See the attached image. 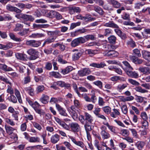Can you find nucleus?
<instances>
[{
	"label": "nucleus",
	"mask_w": 150,
	"mask_h": 150,
	"mask_svg": "<svg viewBox=\"0 0 150 150\" xmlns=\"http://www.w3.org/2000/svg\"><path fill=\"white\" fill-rule=\"evenodd\" d=\"M68 129H65L67 130H70L74 132H79L80 129V127L79 125L76 122H72L69 123V126L67 125Z\"/></svg>",
	"instance_id": "obj_1"
},
{
	"label": "nucleus",
	"mask_w": 150,
	"mask_h": 150,
	"mask_svg": "<svg viewBox=\"0 0 150 150\" xmlns=\"http://www.w3.org/2000/svg\"><path fill=\"white\" fill-rule=\"evenodd\" d=\"M86 42L85 39L83 37H81L73 40L71 43V45L73 47H75L80 44H83Z\"/></svg>",
	"instance_id": "obj_2"
},
{
	"label": "nucleus",
	"mask_w": 150,
	"mask_h": 150,
	"mask_svg": "<svg viewBox=\"0 0 150 150\" xmlns=\"http://www.w3.org/2000/svg\"><path fill=\"white\" fill-rule=\"evenodd\" d=\"M69 138L72 142L76 146L81 148H84L85 146L84 143L81 141H77L75 137L71 136H69Z\"/></svg>",
	"instance_id": "obj_3"
},
{
	"label": "nucleus",
	"mask_w": 150,
	"mask_h": 150,
	"mask_svg": "<svg viewBox=\"0 0 150 150\" xmlns=\"http://www.w3.org/2000/svg\"><path fill=\"white\" fill-rule=\"evenodd\" d=\"M41 43L39 41L34 40H27L26 42V44L27 45L34 47H39Z\"/></svg>",
	"instance_id": "obj_4"
},
{
	"label": "nucleus",
	"mask_w": 150,
	"mask_h": 150,
	"mask_svg": "<svg viewBox=\"0 0 150 150\" xmlns=\"http://www.w3.org/2000/svg\"><path fill=\"white\" fill-rule=\"evenodd\" d=\"M55 107L59 112V114L61 116L64 117H67L68 116L67 113L66 112V110L62 107L59 104H55Z\"/></svg>",
	"instance_id": "obj_5"
},
{
	"label": "nucleus",
	"mask_w": 150,
	"mask_h": 150,
	"mask_svg": "<svg viewBox=\"0 0 150 150\" xmlns=\"http://www.w3.org/2000/svg\"><path fill=\"white\" fill-rule=\"evenodd\" d=\"M40 105L37 101L35 102L32 106L33 108L34 109L36 112L40 115H44L45 113L40 109Z\"/></svg>",
	"instance_id": "obj_6"
},
{
	"label": "nucleus",
	"mask_w": 150,
	"mask_h": 150,
	"mask_svg": "<svg viewBox=\"0 0 150 150\" xmlns=\"http://www.w3.org/2000/svg\"><path fill=\"white\" fill-rule=\"evenodd\" d=\"M113 49H110L108 52H105L104 53V55L109 57H113L117 56L118 53L115 51L112 50Z\"/></svg>",
	"instance_id": "obj_7"
},
{
	"label": "nucleus",
	"mask_w": 150,
	"mask_h": 150,
	"mask_svg": "<svg viewBox=\"0 0 150 150\" xmlns=\"http://www.w3.org/2000/svg\"><path fill=\"white\" fill-rule=\"evenodd\" d=\"M91 71L89 69L85 68L78 71V74L80 76H83L91 73Z\"/></svg>",
	"instance_id": "obj_8"
},
{
	"label": "nucleus",
	"mask_w": 150,
	"mask_h": 150,
	"mask_svg": "<svg viewBox=\"0 0 150 150\" xmlns=\"http://www.w3.org/2000/svg\"><path fill=\"white\" fill-rule=\"evenodd\" d=\"M20 16L21 18L26 21L32 22L35 19L34 17L30 15L21 14Z\"/></svg>",
	"instance_id": "obj_9"
},
{
	"label": "nucleus",
	"mask_w": 150,
	"mask_h": 150,
	"mask_svg": "<svg viewBox=\"0 0 150 150\" xmlns=\"http://www.w3.org/2000/svg\"><path fill=\"white\" fill-rule=\"evenodd\" d=\"M120 115V110L115 108H113L110 113V116L114 118H117Z\"/></svg>",
	"instance_id": "obj_10"
},
{
	"label": "nucleus",
	"mask_w": 150,
	"mask_h": 150,
	"mask_svg": "<svg viewBox=\"0 0 150 150\" xmlns=\"http://www.w3.org/2000/svg\"><path fill=\"white\" fill-rule=\"evenodd\" d=\"M132 70H125V72L127 74L129 77L137 78L138 77V75L135 71H132Z\"/></svg>",
	"instance_id": "obj_11"
},
{
	"label": "nucleus",
	"mask_w": 150,
	"mask_h": 150,
	"mask_svg": "<svg viewBox=\"0 0 150 150\" xmlns=\"http://www.w3.org/2000/svg\"><path fill=\"white\" fill-rule=\"evenodd\" d=\"M90 66L97 68H101L105 66L106 65L104 62H101L100 63H93L90 64Z\"/></svg>",
	"instance_id": "obj_12"
},
{
	"label": "nucleus",
	"mask_w": 150,
	"mask_h": 150,
	"mask_svg": "<svg viewBox=\"0 0 150 150\" xmlns=\"http://www.w3.org/2000/svg\"><path fill=\"white\" fill-rule=\"evenodd\" d=\"M6 8L7 10L10 11H15L17 13H20L21 12V11L19 9L9 4L7 5Z\"/></svg>",
	"instance_id": "obj_13"
},
{
	"label": "nucleus",
	"mask_w": 150,
	"mask_h": 150,
	"mask_svg": "<svg viewBox=\"0 0 150 150\" xmlns=\"http://www.w3.org/2000/svg\"><path fill=\"white\" fill-rule=\"evenodd\" d=\"M60 136L57 134L52 135L51 137L50 141L53 144L56 143L59 140Z\"/></svg>",
	"instance_id": "obj_14"
},
{
	"label": "nucleus",
	"mask_w": 150,
	"mask_h": 150,
	"mask_svg": "<svg viewBox=\"0 0 150 150\" xmlns=\"http://www.w3.org/2000/svg\"><path fill=\"white\" fill-rule=\"evenodd\" d=\"M142 54L144 59L150 62V52L146 50H143Z\"/></svg>",
	"instance_id": "obj_15"
},
{
	"label": "nucleus",
	"mask_w": 150,
	"mask_h": 150,
	"mask_svg": "<svg viewBox=\"0 0 150 150\" xmlns=\"http://www.w3.org/2000/svg\"><path fill=\"white\" fill-rule=\"evenodd\" d=\"M54 118L55 121L64 128V129H68L67 124L66 123L62 121L58 117H54Z\"/></svg>",
	"instance_id": "obj_16"
},
{
	"label": "nucleus",
	"mask_w": 150,
	"mask_h": 150,
	"mask_svg": "<svg viewBox=\"0 0 150 150\" xmlns=\"http://www.w3.org/2000/svg\"><path fill=\"white\" fill-rule=\"evenodd\" d=\"M103 25L106 27L112 28H119V26L117 25L115 23L112 21H110L108 23H105Z\"/></svg>",
	"instance_id": "obj_17"
},
{
	"label": "nucleus",
	"mask_w": 150,
	"mask_h": 150,
	"mask_svg": "<svg viewBox=\"0 0 150 150\" xmlns=\"http://www.w3.org/2000/svg\"><path fill=\"white\" fill-rule=\"evenodd\" d=\"M49 99V97L48 96L42 94L40 100L43 104H46L48 102Z\"/></svg>",
	"instance_id": "obj_18"
},
{
	"label": "nucleus",
	"mask_w": 150,
	"mask_h": 150,
	"mask_svg": "<svg viewBox=\"0 0 150 150\" xmlns=\"http://www.w3.org/2000/svg\"><path fill=\"white\" fill-rule=\"evenodd\" d=\"M28 141L31 143H39L41 142L39 137H29Z\"/></svg>",
	"instance_id": "obj_19"
},
{
	"label": "nucleus",
	"mask_w": 150,
	"mask_h": 150,
	"mask_svg": "<svg viewBox=\"0 0 150 150\" xmlns=\"http://www.w3.org/2000/svg\"><path fill=\"white\" fill-rule=\"evenodd\" d=\"M128 84L127 83L119 84L117 87L116 89L117 91L121 92L122 91L127 87Z\"/></svg>",
	"instance_id": "obj_20"
},
{
	"label": "nucleus",
	"mask_w": 150,
	"mask_h": 150,
	"mask_svg": "<svg viewBox=\"0 0 150 150\" xmlns=\"http://www.w3.org/2000/svg\"><path fill=\"white\" fill-rule=\"evenodd\" d=\"M29 70L27 69L28 76L25 77L23 79L22 81V83L23 84H25L29 83L30 82L31 78L28 75L29 74Z\"/></svg>",
	"instance_id": "obj_21"
},
{
	"label": "nucleus",
	"mask_w": 150,
	"mask_h": 150,
	"mask_svg": "<svg viewBox=\"0 0 150 150\" xmlns=\"http://www.w3.org/2000/svg\"><path fill=\"white\" fill-rule=\"evenodd\" d=\"M84 117L86 123L88 122V123H91L93 121V117L88 113H85Z\"/></svg>",
	"instance_id": "obj_22"
},
{
	"label": "nucleus",
	"mask_w": 150,
	"mask_h": 150,
	"mask_svg": "<svg viewBox=\"0 0 150 150\" xmlns=\"http://www.w3.org/2000/svg\"><path fill=\"white\" fill-rule=\"evenodd\" d=\"M44 36V35L43 34L40 33H33L29 36L30 38H40Z\"/></svg>",
	"instance_id": "obj_23"
},
{
	"label": "nucleus",
	"mask_w": 150,
	"mask_h": 150,
	"mask_svg": "<svg viewBox=\"0 0 150 150\" xmlns=\"http://www.w3.org/2000/svg\"><path fill=\"white\" fill-rule=\"evenodd\" d=\"M100 134L102 138L104 139H108L110 137V134L105 130H102Z\"/></svg>",
	"instance_id": "obj_24"
},
{
	"label": "nucleus",
	"mask_w": 150,
	"mask_h": 150,
	"mask_svg": "<svg viewBox=\"0 0 150 150\" xmlns=\"http://www.w3.org/2000/svg\"><path fill=\"white\" fill-rule=\"evenodd\" d=\"M15 56L16 58L20 60H25L26 59V55L25 54L17 53L15 54Z\"/></svg>",
	"instance_id": "obj_25"
},
{
	"label": "nucleus",
	"mask_w": 150,
	"mask_h": 150,
	"mask_svg": "<svg viewBox=\"0 0 150 150\" xmlns=\"http://www.w3.org/2000/svg\"><path fill=\"white\" fill-rule=\"evenodd\" d=\"M110 3L114 7L116 8H118L121 6L120 4L118 1L115 0H110Z\"/></svg>",
	"instance_id": "obj_26"
},
{
	"label": "nucleus",
	"mask_w": 150,
	"mask_h": 150,
	"mask_svg": "<svg viewBox=\"0 0 150 150\" xmlns=\"http://www.w3.org/2000/svg\"><path fill=\"white\" fill-rule=\"evenodd\" d=\"M5 128L6 132L9 134H12L15 129L9 126H5Z\"/></svg>",
	"instance_id": "obj_27"
},
{
	"label": "nucleus",
	"mask_w": 150,
	"mask_h": 150,
	"mask_svg": "<svg viewBox=\"0 0 150 150\" xmlns=\"http://www.w3.org/2000/svg\"><path fill=\"white\" fill-rule=\"evenodd\" d=\"M79 97L82 98L87 102H91V98L89 97L86 93L81 94L80 93L78 96Z\"/></svg>",
	"instance_id": "obj_28"
},
{
	"label": "nucleus",
	"mask_w": 150,
	"mask_h": 150,
	"mask_svg": "<svg viewBox=\"0 0 150 150\" xmlns=\"http://www.w3.org/2000/svg\"><path fill=\"white\" fill-rule=\"evenodd\" d=\"M0 68L4 71H11L13 70L12 68L7 66L4 64H1L0 65Z\"/></svg>",
	"instance_id": "obj_29"
},
{
	"label": "nucleus",
	"mask_w": 150,
	"mask_h": 150,
	"mask_svg": "<svg viewBox=\"0 0 150 150\" xmlns=\"http://www.w3.org/2000/svg\"><path fill=\"white\" fill-rule=\"evenodd\" d=\"M103 124L106 126L112 132L115 133V128L114 127L109 125V124L108 122H103Z\"/></svg>",
	"instance_id": "obj_30"
},
{
	"label": "nucleus",
	"mask_w": 150,
	"mask_h": 150,
	"mask_svg": "<svg viewBox=\"0 0 150 150\" xmlns=\"http://www.w3.org/2000/svg\"><path fill=\"white\" fill-rule=\"evenodd\" d=\"M56 83L57 85L62 87H70L69 84L66 83L62 81H58Z\"/></svg>",
	"instance_id": "obj_31"
},
{
	"label": "nucleus",
	"mask_w": 150,
	"mask_h": 150,
	"mask_svg": "<svg viewBox=\"0 0 150 150\" xmlns=\"http://www.w3.org/2000/svg\"><path fill=\"white\" fill-rule=\"evenodd\" d=\"M50 76H53L55 78H61L62 77V76L60 74L57 72H51L50 73Z\"/></svg>",
	"instance_id": "obj_32"
},
{
	"label": "nucleus",
	"mask_w": 150,
	"mask_h": 150,
	"mask_svg": "<svg viewBox=\"0 0 150 150\" xmlns=\"http://www.w3.org/2000/svg\"><path fill=\"white\" fill-rule=\"evenodd\" d=\"M102 109L103 112L106 114L108 115L110 114L111 112V109L110 107L109 106H106L103 107Z\"/></svg>",
	"instance_id": "obj_33"
},
{
	"label": "nucleus",
	"mask_w": 150,
	"mask_h": 150,
	"mask_svg": "<svg viewBox=\"0 0 150 150\" xmlns=\"http://www.w3.org/2000/svg\"><path fill=\"white\" fill-rule=\"evenodd\" d=\"M122 63L126 67L124 69L125 71L126 69L127 70H132L133 69L130 66L129 64L127 61H123Z\"/></svg>",
	"instance_id": "obj_34"
},
{
	"label": "nucleus",
	"mask_w": 150,
	"mask_h": 150,
	"mask_svg": "<svg viewBox=\"0 0 150 150\" xmlns=\"http://www.w3.org/2000/svg\"><path fill=\"white\" fill-rule=\"evenodd\" d=\"M93 10L100 15H103V9L98 6H94Z\"/></svg>",
	"instance_id": "obj_35"
},
{
	"label": "nucleus",
	"mask_w": 150,
	"mask_h": 150,
	"mask_svg": "<svg viewBox=\"0 0 150 150\" xmlns=\"http://www.w3.org/2000/svg\"><path fill=\"white\" fill-rule=\"evenodd\" d=\"M81 56V53L78 52L74 53L72 56V59L74 61H76Z\"/></svg>",
	"instance_id": "obj_36"
},
{
	"label": "nucleus",
	"mask_w": 150,
	"mask_h": 150,
	"mask_svg": "<svg viewBox=\"0 0 150 150\" xmlns=\"http://www.w3.org/2000/svg\"><path fill=\"white\" fill-rule=\"evenodd\" d=\"M85 39L86 42L89 40H95V36L93 35H88L83 37Z\"/></svg>",
	"instance_id": "obj_37"
},
{
	"label": "nucleus",
	"mask_w": 150,
	"mask_h": 150,
	"mask_svg": "<svg viewBox=\"0 0 150 150\" xmlns=\"http://www.w3.org/2000/svg\"><path fill=\"white\" fill-rule=\"evenodd\" d=\"M25 90L31 96L34 95V90L30 87L25 88Z\"/></svg>",
	"instance_id": "obj_38"
},
{
	"label": "nucleus",
	"mask_w": 150,
	"mask_h": 150,
	"mask_svg": "<svg viewBox=\"0 0 150 150\" xmlns=\"http://www.w3.org/2000/svg\"><path fill=\"white\" fill-rule=\"evenodd\" d=\"M55 40L54 38H48L46 39L42 45L43 46H44L46 44H49L50 43L53 42Z\"/></svg>",
	"instance_id": "obj_39"
},
{
	"label": "nucleus",
	"mask_w": 150,
	"mask_h": 150,
	"mask_svg": "<svg viewBox=\"0 0 150 150\" xmlns=\"http://www.w3.org/2000/svg\"><path fill=\"white\" fill-rule=\"evenodd\" d=\"M91 15L90 14H87L85 15L84 16H83V20H87L88 21H91L95 20V19L93 18H91Z\"/></svg>",
	"instance_id": "obj_40"
},
{
	"label": "nucleus",
	"mask_w": 150,
	"mask_h": 150,
	"mask_svg": "<svg viewBox=\"0 0 150 150\" xmlns=\"http://www.w3.org/2000/svg\"><path fill=\"white\" fill-rule=\"evenodd\" d=\"M15 95L17 98L19 103H22V101L21 99L20 94L19 91L17 89H15Z\"/></svg>",
	"instance_id": "obj_41"
},
{
	"label": "nucleus",
	"mask_w": 150,
	"mask_h": 150,
	"mask_svg": "<svg viewBox=\"0 0 150 150\" xmlns=\"http://www.w3.org/2000/svg\"><path fill=\"white\" fill-rule=\"evenodd\" d=\"M4 120L6 123L11 126H14L15 125V123L13 120L8 118H6L4 119Z\"/></svg>",
	"instance_id": "obj_42"
},
{
	"label": "nucleus",
	"mask_w": 150,
	"mask_h": 150,
	"mask_svg": "<svg viewBox=\"0 0 150 150\" xmlns=\"http://www.w3.org/2000/svg\"><path fill=\"white\" fill-rule=\"evenodd\" d=\"M56 12L54 11H51L47 13V16L51 18H54L55 17Z\"/></svg>",
	"instance_id": "obj_43"
},
{
	"label": "nucleus",
	"mask_w": 150,
	"mask_h": 150,
	"mask_svg": "<svg viewBox=\"0 0 150 150\" xmlns=\"http://www.w3.org/2000/svg\"><path fill=\"white\" fill-rule=\"evenodd\" d=\"M142 34L144 38H147V36L145 35V34H150V29L145 28L144 30V32H142Z\"/></svg>",
	"instance_id": "obj_44"
},
{
	"label": "nucleus",
	"mask_w": 150,
	"mask_h": 150,
	"mask_svg": "<svg viewBox=\"0 0 150 150\" xmlns=\"http://www.w3.org/2000/svg\"><path fill=\"white\" fill-rule=\"evenodd\" d=\"M32 123L33 126L38 130L40 131L42 129V128L40 124L35 122H32Z\"/></svg>",
	"instance_id": "obj_45"
},
{
	"label": "nucleus",
	"mask_w": 150,
	"mask_h": 150,
	"mask_svg": "<svg viewBox=\"0 0 150 150\" xmlns=\"http://www.w3.org/2000/svg\"><path fill=\"white\" fill-rule=\"evenodd\" d=\"M145 144L144 142L142 141L138 142L136 144V146L139 149L143 148Z\"/></svg>",
	"instance_id": "obj_46"
},
{
	"label": "nucleus",
	"mask_w": 150,
	"mask_h": 150,
	"mask_svg": "<svg viewBox=\"0 0 150 150\" xmlns=\"http://www.w3.org/2000/svg\"><path fill=\"white\" fill-rule=\"evenodd\" d=\"M135 90L137 92H139L141 93H144L148 92V91L147 90L143 89L140 86L136 87L135 88Z\"/></svg>",
	"instance_id": "obj_47"
},
{
	"label": "nucleus",
	"mask_w": 150,
	"mask_h": 150,
	"mask_svg": "<svg viewBox=\"0 0 150 150\" xmlns=\"http://www.w3.org/2000/svg\"><path fill=\"white\" fill-rule=\"evenodd\" d=\"M140 116L143 120H147L148 119V116L145 112H142L141 113Z\"/></svg>",
	"instance_id": "obj_48"
},
{
	"label": "nucleus",
	"mask_w": 150,
	"mask_h": 150,
	"mask_svg": "<svg viewBox=\"0 0 150 150\" xmlns=\"http://www.w3.org/2000/svg\"><path fill=\"white\" fill-rule=\"evenodd\" d=\"M9 36L11 39L15 41L18 42H20L21 41V39L16 38L13 33H10L9 34Z\"/></svg>",
	"instance_id": "obj_49"
},
{
	"label": "nucleus",
	"mask_w": 150,
	"mask_h": 150,
	"mask_svg": "<svg viewBox=\"0 0 150 150\" xmlns=\"http://www.w3.org/2000/svg\"><path fill=\"white\" fill-rule=\"evenodd\" d=\"M88 54L90 56H92L97 53L98 51L96 50L91 49L88 50H86Z\"/></svg>",
	"instance_id": "obj_50"
},
{
	"label": "nucleus",
	"mask_w": 150,
	"mask_h": 150,
	"mask_svg": "<svg viewBox=\"0 0 150 150\" xmlns=\"http://www.w3.org/2000/svg\"><path fill=\"white\" fill-rule=\"evenodd\" d=\"M29 31V29H25L23 30L22 31L18 33V34L20 35L23 36L26 35L28 32Z\"/></svg>",
	"instance_id": "obj_51"
},
{
	"label": "nucleus",
	"mask_w": 150,
	"mask_h": 150,
	"mask_svg": "<svg viewBox=\"0 0 150 150\" xmlns=\"http://www.w3.org/2000/svg\"><path fill=\"white\" fill-rule=\"evenodd\" d=\"M116 39V37L114 35L111 36L108 38L109 42L112 44L115 43Z\"/></svg>",
	"instance_id": "obj_52"
},
{
	"label": "nucleus",
	"mask_w": 150,
	"mask_h": 150,
	"mask_svg": "<svg viewBox=\"0 0 150 150\" xmlns=\"http://www.w3.org/2000/svg\"><path fill=\"white\" fill-rule=\"evenodd\" d=\"M121 109L122 112L125 115H126L128 112V109L127 105H123L121 107Z\"/></svg>",
	"instance_id": "obj_53"
},
{
	"label": "nucleus",
	"mask_w": 150,
	"mask_h": 150,
	"mask_svg": "<svg viewBox=\"0 0 150 150\" xmlns=\"http://www.w3.org/2000/svg\"><path fill=\"white\" fill-rule=\"evenodd\" d=\"M8 99L10 101L14 103H16L17 101L16 97L13 94L11 95L10 96L8 97Z\"/></svg>",
	"instance_id": "obj_54"
},
{
	"label": "nucleus",
	"mask_w": 150,
	"mask_h": 150,
	"mask_svg": "<svg viewBox=\"0 0 150 150\" xmlns=\"http://www.w3.org/2000/svg\"><path fill=\"white\" fill-rule=\"evenodd\" d=\"M93 84L98 86L100 89L103 88V83L100 81H95L93 82Z\"/></svg>",
	"instance_id": "obj_55"
},
{
	"label": "nucleus",
	"mask_w": 150,
	"mask_h": 150,
	"mask_svg": "<svg viewBox=\"0 0 150 150\" xmlns=\"http://www.w3.org/2000/svg\"><path fill=\"white\" fill-rule=\"evenodd\" d=\"M127 44L129 46L133 48L136 46V44L134 41L132 39H130L128 40L127 42Z\"/></svg>",
	"instance_id": "obj_56"
},
{
	"label": "nucleus",
	"mask_w": 150,
	"mask_h": 150,
	"mask_svg": "<svg viewBox=\"0 0 150 150\" xmlns=\"http://www.w3.org/2000/svg\"><path fill=\"white\" fill-rule=\"evenodd\" d=\"M80 25L81 22H78L76 23H72L70 25V29L71 30L73 29L76 26H79Z\"/></svg>",
	"instance_id": "obj_57"
},
{
	"label": "nucleus",
	"mask_w": 150,
	"mask_h": 150,
	"mask_svg": "<svg viewBox=\"0 0 150 150\" xmlns=\"http://www.w3.org/2000/svg\"><path fill=\"white\" fill-rule=\"evenodd\" d=\"M133 53L136 56L138 57H140L141 54L140 53L139 50L137 49H135L133 50Z\"/></svg>",
	"instance_id": "obj_58"
},
{
	"label": "nucleus",
	"mask_w": 150,
	"mask_h": 150,
	"mask_svg": "<svg viewBox=\"0 0 150 150\" xmlns=\"http://www.w3.org/2000/svg\"><path fill=\"white\" fill-rule=\"evenodd\" d=\"M114 48V46L109 44L104 45L103 46V49H106L108 51L110 49H113Z\"/></svg>",
	"instance_id": "obj_59"
},
{
	"label": "nucleus",
	"mask_w": 150,
	"mask_h": 150,
	"mask_svg": "<svg viewBox=\"0 0 150 150\" xmlns=\"http://www.w3.org/2000/svg\"><path fill=\"white\" fill-rule=\"evenodd\" d=\"M90 124L89 123H88V122H87L84 125L86 132H89L88 131H90L92 130V128L90 125Z\"/></svg>",
	"instance_id": "obj_60"
},
{
	"label": "nucleus",
	"mask_w": 150,
	"mask_h": 150,
	"mask_svg": "<svg viewBox=\"0 0 150 150\" xmlns=\"http://www.w3.org/2000/svg\"><path fill=\"white\" fill-rule=\"evenodd\" d=\"M23 27V25L20 23H17L16 25V27L14 29L15 31H17L21 29Z\"/></svg>",
	"instance_id": "obj_61"
},
{
	"label": "nucleus",
	"mask_w": 150,
	"mask_h": 150,
	"mask_svg": "<svg viewBox=\"0 0 150 150\" xmlns=\"http://www.w3.org/2000/svg\"><path fill=\"white\" fill-rule=\"evenodd\" d=\"M27 52L30 55H35L37 53V51L31 48L27 50Z\"/></svg>",
	"instance_id": "obj_62"
},
{
	"label": "nucleus",
	"mask_w": 150,
	"mask_h": 150,
	"mask_svg": "<svg viewBox=\"0 0 150 150\" xmlns=\"http://www.w3.org/2000/svg\"><path fill=\"white\" fill-rule=\"evenodd\" d=\"M141 124L142 128L146 129L148 127L149 124L147 120H143L141 122Z\"/></svg>",
	"instance_id": "obj_63"
},
{
	"label": "nucleus",
	"mask_w": 150,
	"mask_h": 150,
	"mask_svg": "<svg viewBox=\"0 0 150 150\" xmlns=\"http://www.w3.org/2000/svg\"><path fill=\"white\" fill-rule=\"evenodd\" d=\"M69 12L71 15L74 14V7L72 6H70L68 7Z\"/></svg>",
	"instance_id": "obj_64"
}]
</instances>
